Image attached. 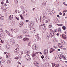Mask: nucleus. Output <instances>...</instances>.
<instances>
[{
    "label": "nucleus",
    "instance_id": "4",
    "mask_svg": "<svg viewBox=\"0 0 67 67\" xmlns=\"http://www.w3.org/2000/svg\"><path fill=\"white\" fill-rule=\"evenodd\" d=\"M30 31L31 33H35V32H36L34 29L33 28H30Z\"/></svg>",
    "mask_w": 67,
    "mask_h": 67
},
{
    "label": "nucleus",
    "instance_id": "10",
    "mask_svg": "<svg viewBox=\"0 0 67 67\" xmlns=\"http://www.w3.org/2000/svg\"><path fill=\"white\" fill-rule=\"evenodd\" d=\"M62 36L64 39H66L67 38L66 37V36L65 34H63L62 35Z\"/></svg>",
    "mask_w": 67,
    "mask_h": 67
},
{
    "label": "nucleus",
    "instance_id": "6",
    "mask_svg": "<svg viewBox=\"0 0 67 67\" xmlns=\"http://www.w3.org/2000/svg\"><path fill=\"white\" fill-rule=\"evenodd\" d=\"M23 33L24 34H26L28 33V31L27 29H24L23 31Z\"/></svg>",
    "mask_w": 67,
    "mask_h": 67
},
{
    "label": "nucleus",
    "instance_id": "16",
    "mask_svg": "<svg viewBox=\"0 0 67 67\" xmlns=\"http://www.w3.org/2000/svg\"><path fill=\"white\" fill-rule=\"evenodd\" d=\"M54 31L51 32L50 34V35H51V36L53 37V36H54Z\"/></svg>",
    "mask_w": 67,
    "mask_h": 67
},
{
    "label": "nucleus",
    "instance_id": "61",
    "mask_svg": "<svg viewBox=\"0 0 67 67\" xmlns=\"http://www.w3.org/2000/svg\"><path fill=\"white\" fill-rule=\"evenodd\" d=\"M1 43H3V42H4V41H2V40H1Z\"/></svg>",
    "mask_w": 67,
    "mask_h": 67
},
{
    "label": "nucleus",
    "instance_id": "55",
    "mask_svg": "<svg viewBox=\"0 0 67 67\" xmlns=\"http://www.w3.org/2000/svg\"><path fill=\"white\" fill-rule=\"evenodd\" d=\"M45 22L46 23H48V20H45Z\"/></svg>",
    "mask_w": 67,
    "mask_h": 67
},
{
    "label": "nucleus",
    "instance_id": "18",
    "mask_svg": "<svg viewBox=\"0 0 67 67\" xmlns=\"http://www.w3.org/2000/svg\"><path fill=\"white\" fill-rule=\"evenodd\" d=\"M36 53L33 52L32 54V57H35L36 56Z\"/></svg>",
    "mask_w": 67,
    "mask_h": 67
},
{
    "label": "nucleus",
    "instance_id": "44",
    "mask_svg": "<svg viewBox=\"0 0 67 67\" xmlns=\"http://www.w3.org/2000/svg\"><path fill=\"white\" fill-rule=\"evenodd\" d=\"M57 25H58V26H63V24H57Z\"/></svg>",
    "mask_w": 67,
    "mask_h": 67
},
{
    "label": "nucleus",
    "instance_id": "35",
    "mask_svg": "<svg viewBox=\"0 0 67 67\" xmlns=\"http://www.w3.org/2000/svg\"><path fill=\"white\" fill-rule=\"evenodd\" d=\"M42 4L43 5H46V3L45 2H43V3H42Z\"/></svg>",
    "mask_w": 67,
    "mask_h": 67
},
{
    "label": "nucleus",
    "instance_id": "48",
    "mask_svg": "<svg viewBox=\"0 0 67 67\" xmlns=\"http://www.w3.org/2000/svg\"><path fill=\"white\" fill-rule=\"evenodd\" d=\"M31 1L33 2H34L36 1V0H31Z\"/></svg>",
    "mask_w": 67,
    "mask_h": 67
},
{
    "label": "nucleus",
    "instance_id": "2",
    "mask_svg": "<svg viewBox=\"0 0 67 67\" xmlns=\"http://www.w3.org/2000/svg\"><path fill=\"white\" fill-rule=\"evenodd\" d=\"M11 31H12V33H16L18 32V30L17 29H15L13 28H11Z\"/></svg>",
    "mask_w": 67,
    "mask_h": 67
},
{
    "label": "nucleus",
    "instance_id": "1",
    "mask_svg": "<svg viewBox=\"0 0 67 67\" xmlns=\"http://www.w3.org/2000/svg\"><path fill=\"white\" fill-rule=\"evenodd\" d=\"M25 58L27 61H30L31 60L30 56L29 54H26L25 56Z\"/></svg>",
    "mask_w": 67,
    "mask_h": 67
},
{
    "label": "nucleus",
    "instance_id": "46",
    "mask_svg": "<svg viewBox=\"0 0 67 67\" xmlns=\"http://www.w3.org/2000/svg\"><path fill=\"white\" fill-rule=\"evenodd\" d=\"M0 65H0V66L1 67H3V66L2 65V64H0Z\"/></svg>",
    "mask_w": 67,
    "mask_h": 67
},
{
    "label": "nucleus",
    "instance_id": "22",
    "mask_svg": "<svg viewBox=\"0 0 67 67\" xmlns=\"http://www.w3.org/2000/svg\"><path fill=\"white\" fill-rule=\"evenodd\" d=\"M55 13V12L54 11H52L51 13V15H53Z\"/></svg>",
    "mask_w": 67,
    "mask_h": 67
},
{
    "label": "nucleus",
    "instance_id": "7",
    "mask_svg": "<svg viewBox=\"0 0 67 67\" xmlns=\"http://www.w3.org/2000/svg\"><path fill=\"white\" fill-rule=\"evenodd\" d=\"M51 13V10H50L47 9L46 12V13L47 15H49Z\"/></svg>",
    "mask_w": 67,
    "mask_h": 67
},
{
    "label": "nucleus",
    "instance_id": "49",
    "mask_svg": "<svg viewBox=\"0 0 67 67\" xmlns=\"http://www.w3.org/2000/svg\"><path fill=\"white\" fill-rule=\"evenodd\" d=\"M48 20L49 23V22H51V21H50L51 20H50V19H48Z\"/></svg>",
    "mask_w": 67,
    "mask_h": 67
},
{
    "label": "nucleus",
    "instance_id": "9",
    "mask_svg": "<svg viewBox=\"0 0 67 67\" xmlns=\"http://www.w3.org/2000/svg\"><path fill=\"white\" fill-rule=\"evenodd\" d=\"M0 59L1 60V61H0V64H2L3 63L5 62V61L3 60V59L2 58V57H0Z\"/></svg>",
    "mask_w": 67,
    "mask_h": 67
},
{
    "label": "nucleus",
    "instance_id": "45",
    "mask_svg": "<svg viewBox=\"0 0 67 67\" xmlns=\"http://www.w3.org/2000/svg\"><path fill=\"white\" fill-rule=\"evenodd\" d=\"M51 49L52 50V52H54L55 51V50L54 49L51 48Z\"/></svg>",
    "mask_w": 67,
    "mask_h": 67
},
{
    "label": "nucleus",
    "instance_id": "24",
    "mask_svg": "<svg viewBox=\"0 0 67 67\" xmlns=\"http://www.w3.org/2000/svg\"><path fill=\"white\" fill-rule=\"evenodd\" d=\"M22 57V55L21 54H20L19 55L18 58L20 59H21V58Z\"/></svg>",
    "mask_w": 67,
    "mask_h": 67
},
{
    "label": "nucleus",
    "instance_id": "27",
    "mask_svg": "<svg viewBox=\"0 0 67 67\" xmlns=\"http://www.w3.org/2000/svg\"><path fill=\"white\" fill-rule=\"evenodd\" d=\"M6 48H7V49H9L10 48V45L9 44H7L6 46Z\"/></svg>",
    "mask_w": 67,
    "mask_h": 67
},
{
    "label": "nucleus",
    "instance_id": "58",
    "mask_svg": "<svg viewBox=\"0 0 67 67\" xmlns=\"http://www.w3.org/2000/svg\"><path fill=\"white\" fill-rule=\"evenodd\" d=\"M3 3H3V2L2 1V2H1V4L3 5Z\"/></svg>",
    "mask_w": 67,
    "mask_h": 67
},
{
    "label": "nucleus",
    "instance_id": "8",
    "mask_svg": "<svg viewBox=\"0 0 67 67\" xmlns=\"http://www.w3.org/2000/svg\"><path fill=\"white\" fill-rule=\"evenodd\" d=\"M34 65L36 66H37V67H39V66H40L39 64L37 62H34Z\"/></svg>",
    "mask_w": 67,
    "mask_h": 67
},
{
    "label": "nucleus",
    "instance_id": "53",
    "mask_svg": "<svg viewBox=\"0 0 67 67\" xmlns=\"http://www.w3.org/2000/svg\"><path fill=\"white\" fill-rule=\"evenodd\" d=\"M65 2H64L63 3V4H64V5H65V6H67V4H65Z\"/></svg>",
    "mask_w": 67,
    "mask_h": 67
},
{
    "label": "nucleus",
    "instance_id": "43",
    "mask_svg": "<svg viewBox=\"0 0 67 67\" xmlns=\"http://www.w3.org/2000/svg\"><path fill=\"white\" fill-rule=\"evenodd\" d=\"M3 30H2V29L0 28V32H2Z\"/></svg>",
    "mask_w": 67,
    "mask_h": 67
},
{
    "label": "nucleus",
    "instance_id": "62",
    "mask_svg": "<svg viewBox=\"0 0 67 67\" xmlns=\"http://www.w3.org/2000/svg\"><path fill=\"white\" fill-rule=\"evenodd\" d=\"M1 8L2 9H3V6H2Z\"/></svg>",
    "mask_w": 67,
    "mask_h": 67
},
{
    "label": "nucleus",
    "instance_id": "31",
    "mask_svg": "<svg viewBox=\"0 0 67 67\" xmlns=\"http://www.w3.org/2000/svg\"><path fill=\"white\" fill-rule=\"evenodd\" d=\"M49 35H47V37H46V39H48V38H49Z\"/></svg>",
    "mask_w": 67,
    "mask_h": 67
},
{
    "label": "nucleus",
    "instance_id": "3",
    "mask_svg": "<svg viewBox=\"0 0 67 67\" xmlns=\"http://www.w3.org/2000/svg\"><path fill=\"white\" fill-rule=\"evenodd\" d=\"M23 15L24 16H25L27 15V11H26V10H24L23 11Z\"/></svg>",
    "mask_w": 67,
    "mask_h": 67
},
{
    "label": "nucleus",
    "instance_id": "51",
    "mask_svg": "<svg viewBox=\"0 0 67 67\" xmlns=\"http://www.w3.org/2000/svg\"><path fill=\"white\" fill-rule=\"evenodd\" d=\"M15 19H17V20H19V18H18V17L15 16Z\"/></svg>",
    "mask_w": 67,
    "mask_h": 67
},
{
    "label": "nucleus",
    "instance_id": "41",
    "mask_svg": "<svg viewBox=\"0 0 67 67\" xmlns=\"http://www.w3.org/2000/svg\"><path fill=\"white\" fill-rule=\"evenodd\" d=\"M25 36H26V37H30V35H25Z\"/></svg>",
    "mask_w": 67,
    "mask_h": 67
},
{
    "label": "nucleus",
    "instance_id": "50",
    "mask_svg": "<svg viewBox=\"0 0 67 67\" xmlns=\"http://www.w3.org/2000/svg\"><path fill=\"white\" fill-rule=\"evenodd\" d=\"M53 47H54V48H55L56 49V48H57V47H56V46H53Z\"/></svg>",
    "mask_w": 67,
    "mask_h": 67
},
{
    "label": "nucleus",
    "instance_id": "19",
    "mask_svg": "<svg viewBox=\"0 0 67 67\" xmlns=\"http://www.w3.org/2000/svg\"><path fill=\"white\" fill-rule=\"evenodd\" d=\"M22 37H23V36H18L17 37V38L18 40H20L21 38H22Z\"/></svg>",
    "mask_w": 67,
    "mask_h": 67
},
{
    "label": "nucleus",
    "instance_id": "32",
    "mask_svg": "<svg viewBox=\"0 0 67 67\" xmlns=\"http://www.w3.org/2000/svg\"><path fill=\"white\" fill-rule=\"evenodd\" d=\"M50 58L51 57L48 56H46V59H49V58Z\"/></svg>",
    "mask_w": 67,
    "mask_h": 67
},
{
    "label": "nucleus",
    "instance_id": "63",
    "mask_svg": "<svg viewBox=\"0 0 67 67\" xmlns=\"http://www.w3.org/2000/svg\"><path fill=\"white\" fill-rule=\"evenodd\" d=\"M15 59H18V57H16L15 58Z\"/></svg>",
    "mask_w": 67,
    "mask_h": 67
},
{
    "label": "nucleus",
    "instance_id": "34",
    "mask_svg": "<svg viewBox=\"0 0 67 67\" xmlns=\"http://www.w3.org/2000/svg\"><path fill=\"white\" fill-rule=\"evenodd\" d=\"M62 29L64 30H66V27L65 26H63L62 27Z\"/></svg>",
    "mask_w": 67,
    "mask_h": 67
},
{
    "label": "nucleus",
    "instance_id": "15",
    "mask_svg": "<svg viewBox=\"0 0 67 67\" xmlns=\"http://www.w3.org/2000/svg\"><path fill=\"white\" fill-rule=\"evenodd\" d=\"M48 53V50L47 49H45L44 50V55H47Z\"/></svg>",
    "mask_w": 67,
    "mask_h": 67
},
{
    "label": "nucleus",
    "instance_id": "33",
    "mask_svg": "<svg viewBox=\"0 0 67 67\" xmlns=\"http://www.w3.org/2000/svg\"><path fill=\"white\" fill-rule=\"evenodd\" d=\"M43 30L44 31H46V27H44L43 28Z\"/></svg>",
    "mask_w": 67,
    "mask_h": 67
},
{
    "label": "nucleus",
    "instance_id": "30",
    "mask_svg": "<svg viewBox=\"0 0 67 67\" xmlns=\"http://www.w3.org/2000/svg\"><path fill=\"white\" fill-rule=\"evenodd\" d=\"M20 16L21 19H22V20H24V18H23V16L22 15H20Z\"/></svg>",
    "mask_w": 67,
    "mask_h": 67
},
{
    "label": "nucleus",
    "instance_id": "36",
    "mask_svg": "<svg viewBox=\"0 0 67 67\" xmlns=\"http://www.w3.org/2000/svg\"><path fill=\"white\" fill-rule=\"evenodd\" d=\"M52 67H54L56 65V64L55 63H52Z\"/></svg>",
    "mask_w": 67,
    "mask_h": 67
},
{
    "label": "nucleus",
    "instance_id": "23",
    "mask_svg": "<svg viewBox=\"0 0 67 67\" xmlns=\"http://www.w3.org/2000/svg\"><path fill=\"white\" fill-rule=\"evenodd\" d=\"M61 43L62 45L63 46V45H64L65 44V42L64 41L62 40L61 41Z\"/></svg>",
    "mask_w": 67,
    "mask_h": 67
},
{
    "label": "nucleus",
    "instance_id": "37",
    "mask_svg": "<svg viewBox=\"0 0 67 67\" xmlns=\"http://www.w3.org/2000/svg\"><path fill=\"white\" fill-rule=\"evenodd\" d=\"M46 66H47V67H48V66H49V64L48 63H46Z\"/></svg>",
    "mask_w": 67,
    "mask_h": 67
},
{
    "label": "nucleus",
    "instance_id": "28",
    "mask_svg": "<svg viewBox=\"0 0 67 67\" xmlns=\"http://www.w3.org/2000/svg\"><path fill=\"white\" fill-rule=\"evenodd\" d=\"M43 20H45V19H46V17L45 16V15H43Z\"/></svg>",
    "mask_w": 67,
    "mask_h": 67
},
{
    "label": "nucleus",
    "instance_id": "52",
    "mask_svg": "<svg viewBox=\"0 0 67 67\" xmlns=\"http://www.w3.org/2000/svg\"><path fill=\"white\" fill-rule=\"evenodd\" d=\"M52 25H49V28H51V27H52Z\"/></svg>",
    "mask_w": 67,
    "mask_h": 67
},
{
    "label": "nucleus",
    "instance_id": "14",
    "mask_svg": "<svg viewBox=\"0 0 67 67\" xmlns=\"http://www.w3.org/2000/svg\"><path fill=\"white\" fill-rule=\"evenodd\" d=\"M11 56V54H10V53H7L6 54V58H9Z\"/></svg>",
    "mask_w": 67,
    "mask_h": 67
},
{
    "label": "nucleus",
    "instance_id": "64",
    "mask_svg": "<svg viewBox=\"0 0 67 67\" xmlns=\"http://www.w3.org/2000/svg\"><path fill=\"white\" fill-rule=\"evenodd\" d=\"M26 22H29L28 20H26Z\"/></svg>",
    "mask_w": 67,
    "mask_h": 67
},
{
    "label": "nucleus",
    "instance_id": "57",
    "mask_svg": "<svg viewBox=\"0 0 67 67\" xmlns=\"http://www.w3.org/2000/svg\"><path fill=\"white\" fill-rule=\"evenodd\" d=\"M6 3H9V1H8V0H7L6 1Z\"/></svg>",
    "mask_w": 67,
    "mask_h": 67
},
{
    "label": "nucleus",
    "instance_id": "38",
    "mask_svg": "<svg viewBox=\"0 0 67 67\" xmlns=\"http://www.w3.org/2000/svg\"><path fill=\"white\" fill-rule=\"evenodd\" d=\"M30 24H32V25H34V23L32 21H31L30 22Z\"/></svg>",
    "mask_w": 67,
    "mask_h": 67
},
{
    "label": "nucleus",
    "instance_id": "60",
    "mask_svg": "<svg viewBox=\"0 0 67 67\" xmlns=\"http://www.w3.org/2000/svg\"><path fill=\"white\" fill-rule=\"evenodd\" d=\"M59 35V33H58L57 34V36H58Z\"/></svg>",
    "mask_w": 67,
    "mask_h": 67
},
{
    "label": "nucleus",
    "instance_id": "56",
    "mask_svg": "<svg viewBox=\"0 0 67 67\" xmlns=\"http://www.w3.org/2000/svg\"><path fill=\"white\" fill-rule=\"evenodd\" d=\"M1 40V35L0 34V40Z\"/></svg>",
    "mask_w": 67,
    "mask_h": 67
},
{
    "label": "nucleus",
    "instance_id": "20",
    "mask_svg": "<svg viewBox=\"0 0 67 67\" xmlns=\"http://www.w3.org/2000/svg\"><path fill=\"white\" fill-rule=\"evenodd\" d=\"M19 48H16V49L15 50V53H18V51H19Z\"/></svg>",
    "mask_w": 67,
    "mask_h": 67
},
{
    "label": "nucleus",
    "instance_id": "17",
    "mask_svg": "<svg viewBox=\"0 0 67 67\" xmlns=\"http://www.w3.org/2000/svg\"><path fill=\"white\" fill-rule=\"evenodd\" d=\"M24 23L23 22H20V23L19 24V26L20 27H21L23 25Z\"/></svg>",
    "mask_w": 67,
    "mask_h": 67
},
{
    "label": "nucleus",
    "instance_id": "12",
    "mask_svg": "<svg viewBox=\"0 0 67 67\" xmlns=\"http://www.w3.org/2000/svg\"><path fill=\"white\" fill-rule=\"evenodd\" d=\"M12 60L11 59H9L7 61V64H10L11 63Z\"/></svg>",
    "mask_w": 67,
    "mask_h": 67
},
{
    "label": "nucleus",
    "instance_id": "47",
    "mask_svg": "<svg viewBox=\"0 0 67 67\" xmlns=\"http://www.w3.org/2000/svg\"><path fill=\"white\" fill-rule=\"evenodd\" d=\"M41 58H42V59H43V58H44V56L43 55H42L41 57Z\"/></svg>",
    "mask_w": 67,
    "mask_h": 67
},
{
    "label": "nucleus",
    "instance_id": "13",
    "mask_svg": "<svg viewBox=\"0 0 67 67\" xmlns=\"http://www.w3.org/2000/svg\"><path fill=\"white\" fill-rule=\"evenodd\" d=\"M10 42L11 44H13L14 43V40L13 39H11L10 40Z\"/></svg>",
    "mask_w": 67,
    "mask_h": 67
},
{
    "label": "nucleus",
    "instance_id": "40",
    "mask_svg": "<svg viewBox=\"0 0 67 67\" xmlns=\"http://www.w3.org/2000/svg\"><path fill=\"white\" fill-rule=\"evenodd\" d=\"M61 29L60 28H59V29H58V31L59 32H61Z\"/></svg>",
    "mask_w": 67,
    "mask_h": 67
},
{
    "label": "nucleus",
    "instance_id": "5",
    "mask_svg": "<svg viewBox=\"0 0 67 67\" xmlns=\"http://www.w3.org/2000/svg\"><path fill=\"white\" fill-rule=\"evenodd\" d=\"M32 48L34 50H36L37 49V46L36 44H34L32 46Z\"/></svg>",
    "mask_w": 67,
    "mask_h": 67
},
{
    "label": "nucleus",
    "instance_id": "21",
    "mask_svg": "<svg viewBox=\"0 0 67 67\" xmlns=\"http://www.w3.org/2000/svg\"><path fill=\"white\" fill-rule=\"evenodd\" d=\"M25 53L26 54V55H29V54L30 53V52H29L27 51H25Z\"/></svg>",
    "mask_w": 67,
    "mask_h": 67
},
{
    "label": "nucleus",
    "instance_id": "54",
    "mask_svg": "<svg viewBox=\"0 0 67 67\" xmlns=\"http://www.w3.org/2000/svg\"><path fill=\"white\" fill-rule=\"evenodd\" d=\"M11 15H10L9 16V19H11Z\"/></svg>",
    "mask_w": 67,
    "mask_h": 67
},
{
    "label": "nucleus",
    "instance_id": "42",
    "mask_svg": "<svg viewBox=\"0 0 67 67\" xmlns=\"http://www.w3.org/2000/svg\"><path fill=\"white\" fill-rule=\"evenodd\" d=\"M28 45L31 46V42H29V43L28 44Z\"/></svg>",
    "mask_w": 67,
    "mask_h": 67
},
{
    "label": "nucleus",
    "instance_id": "39",
    "mask_svg": "<svg viewBox=\"0 0 67 67\" xmlns=\"http://www.w3.org/2000/svg\"><path fill=\"white\" fill-rule=\"evenodd\" d=\"M37 39L38 40H40V37L37 36Z\"/></svg>",
    "mask_w": 67,
    "mask_h": 67
},
{
    "label": "nucleus",
    "instance_id": "25",
    "mask_svg": "<svg viewBox=\"0 0 67 67\" xmlns=\"http://www.w3.org/2000/svg\"><path fill=\"white\" fill-rule=\"evenodd\" d=\"M29 40V38H25L23 39L24 41H28Z\"/></svg>",
    "mask_w": 67,
    "mask_h": 67
},
{
    "label": "nucleus",
    "instance_id": "29",
    "mask_svg": "<svg viewBox=\"0 0 67 67\" xmlns=\"http://www.w3.org/2000/svg\"><path fill=\"white\" fill-rule=\"evenodd\" d=\"M62 58H63V59H64V60H66V58L65 57L64 55H62Z\"/></svg>",
    "mask_w": 67,
    "mask_h": 67
},
{
    "label": "nucleus",
    "instance_id": "11",
    "mask_svg": "<svg viewBox=\"0 0 67 67\" xmlns=\"http://www.w3.org/2000/svg\"><path fill=\"white\" fill-rule=\"evenodd\" d=\"M58 45L59 48H60L61 49H62V48H63V47H64V46L62 45V44H59Z\"/></svg>",
    "mask_w": 67,
    "mask_h": 67
},
{
    "label": "nucleus",
    "instance_id": "59",
    "mask_svg": "<svg viewBox=\"0 0 67 67\" xmlns=\"http://www.w3.org/2000/svg\"><path fill=\"white\" fill-rule=\"evenodd\" d=\"M63 16H64V15H65V13H63Z\"/></svg>",
    "mask_w": 67,
    "mask_h": 67
},
{
    "label": "nucleus",
    "instance_id": "26",
    "mask_svg": "<svg viewBox=\"0 0 67 67\" xmlns=\"http://www.w3.org/2000/svg\"><path fill=\"white\" fill-rule=\"evenodd\" d=\"M4 19V16H2V15L0 20H3Z\"/></svg>",
    "mask_w": 67,
    "mask_h": 67
}]
</instances>
